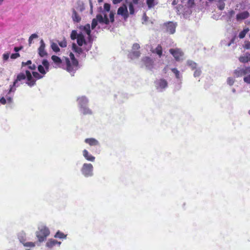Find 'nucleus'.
Instances as JSON below:
<instances>
[{"label": "nucleus", "instance_id": "56", "mask_svg": "<svg viewBox=\"0 0 250 250\" xmlns=\"http://www.w3.org/2000/svg\"><path fill=\"white\" fill-rule=\"evenodd\" d=\"M12 102L13 99L11 97H8L7 98L6 103L7 102L8 103L11 104L12 103Z\"/></svg>", "mask_w": 250, "mask_h": 250}, {"label": "nucleus", "instance_id": "64", "mask_svg": "<svg viewBox=\"0 0 250 250\" xmlns=\"http://www.w3.org/2000/svg\"><path fill=\"white\" fill-rule=\"evenodd\" d=\"M104 0H98V1L99 3L102 2Z\"/></svg>", "mask_w": 250, "mask_h": 250}, {"label": "nucleus", "instance_id": "31", "mask_svg": "<svg viewBox=\"0 0 250 250\" xmlns=\"http://www.w3.org/2000/svg\"><path fill=\"white\" fill-rule=\"evenodd\" d=\"M32 75L34 79L36 80V81L37 80L42 79L44 76V75L41 73L39 74L38 72L35 71L32 72Z\"/></svg>", "mask_w": 250, "mask_h": 250}, {"label": "nucleus", "instance_id": "43", "mask_svg": "<svg viewBox=\"0 0 250 250\" xmlns=\"http://www.w3.org/2000/svg\"><path fill=\"white\" fill-rule=\"evenodd\" d=\"M201 74V70L200 69H196L194 72V77H199Z\"/></svg>", "mask_w": 250, "mask_h": 250}, {"label": "nucleus", "instance_id": "5", "mask_svg": "<svg viewBox=\"0 0 250 250\" xmlns=\"http://www.w3.org/2000/svg\"><path fill=\"white\" fill-rule=\"evenodd\" d=\"M26 79V74L23 72H21L18 74L17 76L16 79L14 80L13 82V84L12 86H11L9 92L12 91L13 90L14 87H18L22 83L21 81L25 80Z\"/></svg>", "mask_w": 250, "mask_h": 250}, {"label": "nucleus", "instance_id": "27", "mask_svg": "<svg viewBox=\"0 0 250 250\" xmlns=\"http://www.w3.org/2000/svg\"><path fill=\"white\" fill-rule=\"evenodd\" d=\"M54 237L56 238L65 239L66 238V235L59 230L55 234Z\"/></svg>", "mask_w": 250, "mask_h": 250}, {"label": "nucleus", "instance_id": "9", "mask_svg": "<svg viewBox=\"0 0 250 250\" xmlns=\"http://www.w3.org/2000/svg\"><path fill=\"white\" fill-rule=\"evenodd\" d=\"M25 74L27 79L26 83L30 87H32L36 85V80L32 77L31 72L29 70H26Z\"/></svg>", "mask_w": 250, "mask_h": 250}, {"label": "nucleus", "instance_id": "25", "mask_svg": "<svg viewBox=\"0 0 250 250\" xmlns=\"http://www.w3.org/2000/svg\"><path fill=\"white\" fill-rule=\"evenodd\" d=\"M72 50L74 52L80 55L83 53V49L80 47L78 46L75 43L72 44Z\"/></svg>", "mask_w": 250, "mask_h": 250}, {"label": "nucleus", "instance_id": "38", "mask_svg": "<svg viewBox=\"0 0 250 250\" xmlns=\"http://www.w3.org/2000/svg\"><path fill=\"white\" fill-rule=\"evenodd\" d=\"M98 22H99L98 20L96 17V18L92 20L91 23V28L92 29H94L96 27L98 24Z\"/></svg>", "mask_w": 250, "mask_h": 250}, {"label": "nucleus", "instance_id": "51", "mask_svg": "<svg viewBox=\"0 0 250 250\" xmlns=\"http://www.w3.org/2000/svg\"><path fill=\"white\" fill-rule=\"evenodd\" d=\"M20 56V55L18 53L12 54L11 55V58L12 59H15Z\"/></svg>", "mask_w": 250, "mask_h": 250}, {"label": "nucleus", "instance_id": "53", "mask_svg": "<svg viewBox=\"0 0 250 250\" xmlns=\"http://www.w3.org/2000/svg\"><path fill=\"white\" fill-rule=\"evenodd\" d=\"M0 103L2 104H5L6 103V100L4 97H2L0 99Z\"/></svg>", "mask_w": 250, "mask_h": 250}, {"label": "nucleus", "instance_id": "40", "mask_svg": "<svg viewBox=\"0 0 250 250\" xmlns=\"http://www.w3.org/2000/svg\"><path fill=\"white\" fill-rule=\"evenodd\" d=\"M129 13L130 15H133L135 12L134 6L132 3L130 2L128 5Z\"/></svg>", "mask_w": 250, "mask_h": 250}, {"label": "nucleus", "instance_id": "34", "mask_svg": "<svg viewBox=\"0 0 250 250\" xmlns=\"http://www.w3.org/2000/svg\"><path fill=\"white\" fill-rule=\"evenodd\" d=\"M51 47L52 49L55 52H58L60 50L57 44L55 42L52 43Z\"/></svg>", "mask_w": 250, "mask_h": 250}, {"label": "nucleus", "instance_id": "37", "mask_svg": "<svg viewBox=\"0 0 250 250\" xmlns=\"http://www.w3.org/2000/svg\"><path fill=\"white\" fill-rule=\"evenodd\" d=\"M38 71L40 72V73L44 75L46 72L45 71V68L42 65H39L38 67Z\"/></svg>", "mask_w": 250, "mask_h": 250}, {"label": "nucleus", "instance_id": "63", "mask_svg": "<svg viewBox=\"0 0 250 250\" xmlns=\"http://www.w3.org/2000/svg\"><path fill=\"white\" fill-rule=\"evenodd\" d=\"M188 3L189 4L191 3L192 4H194V0H191L189 2L188 1Z\"/></svg>", "mask_w": 250, "mask_h": 250}, {"label": "nucleus", "instance_id": "35", "mask_svg": "<svg viewBox=\"0 0 250 250\" xmlns=\"http://www.w3.org/2000/svg\"><path fill=\"white\" fill-rule=\"evenodd\" d=\"M78 34L77 33V31L76 30H72L70 35V38L72 40H74L75 39H77L78 37Z\"/></svg>", "mask_w": 250, "mask_h": 250}, {"label": "nucleus", "instance_id": "62", "mask_svg": "<svg viewBox=\"0 0 250 250\" xmlns=\"http://www.w3.org/2000/svg\"><path fill=\"white\" fill-rule=\"evenodd\" d=\"M139 0H132V2L133 4H138Z\"/></svg>", "mask_w": 250, "mask_h": 250}, {"label": "nucleus", "instance_id": "21", "mask_svg": "<svg viewBox=\"0 0 250 250\" xmlns=\"http://www.w3.org/2000/svg\"><path fill=\"white\" fill-rule=\"evenodd\" d=\"M158 86L160 88H165L167 86V82L166 80L161 79L158 82Z\"/></svg>", "mask_w": 250, "mask_h": 250}, {"label": "nucleus", "instance_id": "58", "mask_svg": "<svg viewBox=\"0 0 250 250\" xmlns=\"http://www.w3.org/2000/svg\"><path fill=\"white\" fill-rule=\"evenodd\" d=\"M22 48V47H15L14 48V51H15V52H18L19 51H20V50H21Z\"/></svg>", "mask_w": 250, "mask_h": 250}, {"label": "nucleus", "instance_id": "6", "mask_svg": "<svg viewBox=\"0 0 250 250\" xmlns=\"http://www.w3.org/2000/svg\"><path fill=\"white\" fill-rule=\"evenodd\" d=\"M234 74L236 77H242L250 73V66L244 67L243 68L238 67L234 71Z\"/></svg>", "mask_w": 250, "mask_h": 250}, {"label": "nucleus", "instance_id": "14", "mask_svg": "<svg viewBox=\"0 0 250 250\" xmlns=\"http://www.w3.org/2000/svg\"><path fill=\"white\" fill-rule=\"evenodd\" d=\"M143 62H144L145 65L148 68H151L153 65V60L148 57H144L142 59Z\"/></svg>", "mask_w": 250, "mask_h": 250}, {"label": "nucleus", "instance_id": "47", "mask_svg": "<svg viewBox=\"0 0 250 250\" xmlns=\"http://www.w3.org/2000/svg\"><path fill=\"white\" fill-rule=\"evenodd\" d=\"M227 83L229 85H232L234 83V80L232 78L229 77L228 78Z\"/></svg>", "mask_w": 250, "mask_h": 250}, {"label": "nucleus", "instance_id": "29", "mask_svg": "<svg viewBox=\"0 0 250 250\" xmlns=\"http://www.w3.org/2000/svg\"><path fill=\"white\" fill-rule=\"evenodd\" d=\"M83 30L91 38V30L89 24H87L83 27Z\"/></svg>", "mask_w": 250, "mask_h": 250}, {"label": "nucleus", "instance_id": "60", "mask_svg": "<svg viewBox=\"0 0 250 250\" xmlns=\"http://www.w3.org/2000/svg\"><path fill=\"white\" fill-rule=\"evenodd\" d=\"M229 15L230 17H232L235 13L234 11L233 10H231L229 12Z\"/></svg>", "mask_w": 250, "mask_h": 250}, {"label": "nucleus", "instance_id": "24", "mask_svg": "<svg viewBox=\"0 0 250 250\" xmlns=\"http://www.w3.org/2000/svg\"><path fill=\"white\" fill-rule=\"evenodd\" d=\"M146 3L149 9L153 8L158 4L156 0H146Z\"/></svg>", "mask_w": 250, "mask_h": 250}, {"label": "nucleus", "instance_id": "44", "mask_svg": "<svg viewBox=\"0 0 250 250\" xmlns=\"http://www.w3.org/2000/svg\"><path fill=\"white\" fill-rule=\"evenodd\" d=\"M59 45L62 47H65L67 46V42L65 40H63L59 42Z\"/></svg>", "mask_w": 250, "mask_h": 250}, {"label": "nucleus", "instance_id": "7", "mask_svg": "<svg viewBox=\"0 0 250 250\" xmlns=\"http://www.w3.org/2000/svg\"><path fill=\"white\" fill-rule=\"evenodd\" d=\"M165 28V31L170 34H173L175 32L176 24L172 21H168L163 24Z\"/></svg>", "mask_w": 250, "mask_h": 250}, {"label": "nucleus", "instance_id": "46", "mask_svg": "<svg viewBox=\"0 0 250 250\" xmlns=\"http://www.w3.org/2000/svg\"><path fill=\"white\" fill-rule=\"evenodd\" d=\"M225 4L224 2H219V4L218 6V8L220 10H223L225 8Z\"/></svg>", "mask_w": 250, "mask_h": 250}, {"label": "nucleus", "instance_id": "48", "mask_svg": "<svg viewBox=\"0 0 250 250\" xmlns=\"http://www.w3.org/2000/svg\"><path fill=\"white\" fill-rule=\"evenodd\" d=\"M244 47L247 49H250V42L248 41H245Z\"/></svg>", "mask_w": 250, "mask_h": 250}, {"label": "nucleus", "instance_id": "41", "mask_svg": "<svg viewBox=\"0 0 250 250\" xmlns=\"http://www.w3.org/2000/svg\"><path fill=\"white\" fill-rule=\"evenodd\" d=\"M171 71L175 74V77L177 79L180 78V72L178 70L177 68H172Z\"/></svg>", "mask_w": 250, "mask_h": 250}, {"label": "nucleus", "instance_id": "55", "mask_svg": "<svg viewBox=\"0 0 250 250\" xmlns=\"http://www.w3.org/2000/svg\"><path fill=\"white\" fill-rule=\"evenodd\" d=\"M123 0H112V2L114 4H116L120 3Z\"/></svg>", "mask_w": 250, "mask_h": 250}, {"label": "nucleus", "instance_id": "2", "mask_svg": "<svg viewBox=\"0 0 250 250\" xmlns=\"http://www.w3.org/2000/svg\"><path fill=\"white\" fill-rule=\"evenodd\" d=\"M104 16L102 14H97L96 17L100 23L108 25L110 23H113L115 21V13L113 11H110L109 15V18L107 17V14L103 11Z\"/></svg>", "mask_w": 250, "mask_h": 250}, {"label": "nucleus", "instance_id": "36", "mask_svg": "<svg viewBox=\"0 0 250 250\" xmlns=\"http://www.w3.org/2000/svg\"><path fill=\"white\" fill-rule=\"evenodd\" d=\"M23 245L25 247H30L33 248L35 246V244L34 242H23L22 243Z\"/></svg>", "mask_w": 250, "mask_h": 250}, {"label": "nucleus", "instance_id": "23", "mask_svg": "<svg viewBox=\"0 0 250 250\" xmlns=\"http://www.w3.org/2000/svg\"><path fill=\"white\" fill-rule=\"evenodd\" d=\"M18 237L20 242L22 244L26 241V234L23 231H21L18 233Z\"/></svg>", "mask_w": 250, "mask_h": 250}, {"label": "nucleus", "instance_id": "45", "mask_svg": "<svg viewBox=\"0 0 250 250\" xmlns=\"http://www.w3.org/2000/svg\"><path fill=\"white\" fill-rule=\"evenodd\" d=\"M38 38V35L36 34H32L30 37L29 38V40H28V41H29V43L30 44L32 42V40L34 39H35V38Z\"/></svg>", "mask_w": 250, "mask_h": 250}, {"label": "nucleus", "instance_id": "30", "mask_svg": "<svg viewBox=\"0 0 250 250\" xmlns=\"http://www.w3.org/2000/svg\"><path fill=\"white\" fill-rule=\"evenodd\" d=\"M187 64L191 68L192 70H194L197 67V63L191 60L188 61Z\"/></svg>", "mask_w": 250, "mask_h": 250}, {"label": "nucleus", "instance_id": "10", "mask_svg": "<svg viewBox=\"0 0 250 250\" xmlns=\"http://www.w3.org/2000/svg\"><path fill=\"white\" fill-rule=\"evenodd\" d=\"M117 14L122 16L124 19L126 21L129 16L126 6L124 4L123 6L120 7L117 10Z\"/></svg>", "mask_w": 250, "mask_h": 250}, {"label": "nucleus", "instance_id": "52", "mask_svg": "<svg viewBox=\"0 0 250 250\" xmlns=\"http://www.w3.org/2000/svg\"><path fill=\"white\" fill-rule=\"evenodd\" d=\"M9 57V54L8 53H4L2 55V58L4 61H7Z\"/></svg>", "mask_w": 250, "mask_h": 250}, {"label": "nucleus", "instance_id": "17", "mask_svg": "<svg viewBox=\"0 0 250 250\" xmlns=\"http://www.w3.org/2000/svg\"><path fill=\"white\" fill-rule=\"evenodd\" d=\"M77 43L80 46H82L83 44H86V42L85 41L84 36L82 33L78 34V37L77 39Z\"/></svg>", "mask_w": 250, "mask_h": 250}, {"label": "nucleus", "instance_id": "20", "mask_svg": "<svg viewBox=\"0 0 250 250\" xmlns=\"http://www.w3.org/2000/svg\"><path fill=\"white\" fill-rule=\"evenodd\" d=\"M78 101L81 107L85 106L88 103V100L85 96H82L78 99Z\"/></svg>", "mask_w": 250, "mask_h": 250}, {"label": "nucleus", "instance_id": "54", "mask_svg": "<svg viewBox=\"0 0 250 250\" xmlns=\"http://www.w3.org/2000/svg\"><path fill=\"white\" fill-rule=\"evenodd\" d=\"M235 37H234L233 38H232L231 39V40H230V42L228 43V45L229 46H230L232 43H234V41H235Z\"/></svg>", "mask_w": 250, "mask_h": 250}, {"label": "nucleus", "instance_id": "22", "mask_svg": "<svg viewBox=\"0 0 250 250\" xmlns=\"http://www.w3.org/2000/svg\"><path fill=\"white\" fill-rule=\"evenodd\" d=\"M151 51L153 53H155L157 54L159 57H161L162 56L163 53V49L161 45L158 44L156 48Z\"/></svg>", "mask_w": 250, "mask_h": 250}, {"label": "nucleus", "instance_id": "28", "mask_svg": "<svg viewBox=\"0 0 250 250\" xmlns=\"http://www.w3.org/2000/svg\"><path fill=\"white\" fill-rule=\"evenodd\" d=\"M81 107L82 108V112L83 115H91L92 114V111L85 106Z\"/></svg>", "mask_w": 250, "mask_h": 250}, {"label": "nucleus", "instance_id": "15", "mask_svg": "<svg viewBox=\"0 0 250 250\" xmlns=\"http://www.w3.org/2000/svg\"><path fill=\"white\" fill-rule=\"evenodd\" d=\"M250 16L249 13L246 11L240 13L236 15V20L237 21L243 20L247 19Z\"/></svg>", "mask_w": 250, "mask_h": 250}, {"label": "nucleus", "instance_id": "39", "mask_svg": "<svg viewBox=\"0 0 250 250\" xmlns=\"http://www.w3.org/2000/svg\"><path fill=\"white\" fill-rule=\"evenodd\" d=\"M42 64L44 67L47 71L49 70V63L47 60H43L42 62Z\"/></svg>", "mask_w": 250, "mask_h": 250}, {"label": "nucleus", "instance_id": "26", "mask_svg": "<svg viewBox=\"0 0 250 250\" xmlns=\"http://www.w3.org/2000/svg\"><path fill=\"white\" fill-rule=\"evenodd\" d=\"M250 54L247 53L246 56H241L239 58V60L241 62L246 63L249 61Z\"/></svg>", "mask_w": 250, "mask_h": 250}, {"label": "nucleus", "instance_id": "8", "mask_svg": "<svg viewBox=\"0 0 250 250\" xmlns=\"http://www.w3.org/2000/svg\"><path fill=\"white\" fill-rule=\"evenodd\" d=\"M169 51L177 61H179L181 57L184 55L183 52L180 48H171Z\"/></svg>", "mask_w": 250, "mask_h": 250}, {"label": "nucleus", "instance_id": "50", "mask_svg": "<svg viewBox=\"0 0 250 250\" xmlns=\"http://www.w3.org/2000/svg\"><path fill=\"white\" fill-rule=\"evenodd\" d=\"M140 48V45L137 43H134L132 45V49L133 50H138Z\"/></svg>", "mask_w": 250, "mask_h": 250}, {"label": "nucleus", "instance_id": "49", "mask_svg": "<svg viewBox=\"0 0 250 250\" xmlns=\"http://www.w3.org/2000/svg\"><path fill=\"white\" fill-rule=\"evenodd\" d=\"M244 81L247 83L250 84V74L244 78Z\"/></svg>", "mask_w": 250, "mask_h": 250}, {"label": "nucleus", "instance_id": "42", "mask_svg": "<svg viewBox=\"0 0 250 250\" xmlns=\"http://www.w3.org/2000/svg\"><path fill=\"white\" fill-rule=\"evenodd\" d=\"M110 4L107 3H105L104 5V11L105 12H109L111 11L110 10Z\"/></svg>", "mask_w": 250, "mask_h": 250}, {"label": "nucleus", "instance_id": "61", "mask_svg": "<svg viewBox=\"0 0 250 250\" xmlns=\"http://www.w3.org/2000/svg\"><path fill=\"white\" fill-rule=\"evenodd\" d=\"M89 2H90L91 11V12H92L93 4H92L91 0H89Z\"/></svg>", "mask_w": 250, "mask_h": 250}, {"label": "nucleus", "instance_id": "4", "mask_svg": "<svg viewBox=\"0 0 250 250\" xmlns=\"http://www.w3.org/2000/svg\"><path fill=\"white\" fill-rule=\"evenodd\" d=\"M93 167L91 164L84 163L81 168V172L85 177H91L93 175Z\"/></svg>", "mask_w": 250, "mask_h": 250}, {"label": "nucleus", "instance_id": "19", "mask_svg": "<svg viewBox=\"0 0 250 250\" xmlns=\"http://www.w3.org/2000/svg\"><path fill=\"white\" fill-rule=\"evenodd\" d=\"M26 65H28V68L32 70H34L36 68V65L35 64H32V62L30 60H28L26 62H22V67H23Z\"/></svg>", "mask_w": 250, "mask_h": 250}, {"label": "nucleus", "instance_id": "32", "mask_svg": "<svg viewBox=\"0 0 250 250\" xmlns=\"http://www.w3.org/2000/svg\"><path fill=\"white\" fill-rule=\"evenodd\" d=\"M141 53L139 51H132L130 53L131 58H138L140 56Z\"/></svg>", "mask_w": 250, "mask_h": 250}, {"label": "nucleus", "instance_id": "11", "mask_svg": "<svg viewBox=\"0 0 250 250\" xmlns=\"http://www.w3.org/2000/svg\"><path fill=\"white\" fill-rule=\"evenodd\" d=\"M61 244V242H59L57 240L54 239H49L46 243V247L48 249H52L56 245L60 246Z\"/></svg>", "mask_w": 250, "mask_h": 250}, {"label": "nucleus", "instance_id": "12", "mask_svg": "<svg viewBox=\"0 0 250 250\" xmlns=\"http://www.w3.org/2000/svg\"><path fill=\"white\" fill-rule=\"evenodd\" d=\"M40 43L41 45L39 48H38V53L39 55L41 57H44L47 55V53L45 50V43L42 40L41 41Z\"/></svg>", "mask_w": 250, "mask_h": 250}, {"label": "nucleus", "instance_id": "57", "mask_svg": "<svg viewBox=\"0 0 250 250\" xmlns=\"http://www.w3.org/2000/svg\"><path fill=\"white\" fill-rule=\"evenodd\" d=\"M83 156H88V152L86 150L84 149L83 151Z\"/></svg>", "mask_w": 250, "mask_h": 250}, {"label": "nucleus", "instance_id": "18", "mask_svg": "<svg viewBox=\"0 0 250 250\" xmlns=\"http://www.w3.org/2000/svg\"><path fill=\"white\" fill-rule=\"evenodd\" d=\"M72 18L73 21L75 22H79L81 21V17L74 8L72 9Z\"/></svg>", "mask_w": 250, "mask_h": 250}, {"label": "nucleus", "instance_id": "59", "mask_svg": "<svg viewBox=\"0 0 250 250\" xmlns=\"http://www.w3.org/2000/svg\"><path fill=\"white\" fill-rule=\"evenodd\" d=\"M95 157H86V159L88 161L93 162L95 160Z\"/></svg>", "mask_w": 250, "mask_h": 250}, {"label": "nucleus", "instance_id": "1", "mask_svg": "<svg viewBox=\"0 0 250 250\" xmlns=\"http://www.w3.org/2000/svg\"><path fill=\"white\" fill-rule=\"evenodd\" d=\"M69 56L71 61L69 58H65L66 70L68 72L73 74L78 68L79 62L72 53H70Z\"/></svg>", "mask_w": 250, "mask_h": 250}, {"label": "nucleus", "instance_id": "13", "mask_svg": "<svg viewBox=\"0 0 250 250\" xmlns=\"http://www.w3.org/2000/svg\"><path fill=\"white\" fill-rule=\"evenodd\" d=\"M51 59L55 64V67H61L62 64V60L57 56L53 55Z\"/></svg>", "mask_w": 250, "mask_h": 250}, {"label": "nucleus", "instance_id": "3", "mask_svg": "<svg viewBox=\"0 0 250 250\" xmlns=\"http://www.w3.org/2000/svg\"><path fill=\"white\" fill-rule=\"evenodd\" d=\"M36 236L40 242L44 241L46 237L50 234L49 229L44 225H42L38 228V230L36 232Z\"/></svg>", "mask_w": 250, "mask_h": 250}, {"label": "nucleus", "instance_id": "33", "mask_svg": "<svg viewBox=\"0 0 250 250\" xmlns=\"http://www.w3.org/2000/svg\"><path fill=\"white\" fill-rule=\"evenodd\" d=\"M249 31V29L248 28L243 29V30H242L239 33V37L240 39H243L245 37L246 34Z\"/></svg>", "mask_w": 250, "mask_h": 250}, {"label": "nucleus", "instance_id": "16", "mask_svg": "<svg viewBox=\"0 0 250 250\" xmlns=\"http://www.w3.org/2000/svg\"><path fill=\"white\" fill-rule=\"evenodd\" d=\"M84 142L90 146H96L99 145V142L96 139L93 138L85 139Z\"/></svg>", "mask_w": 250, "mask_h": 250}]
</instances>
